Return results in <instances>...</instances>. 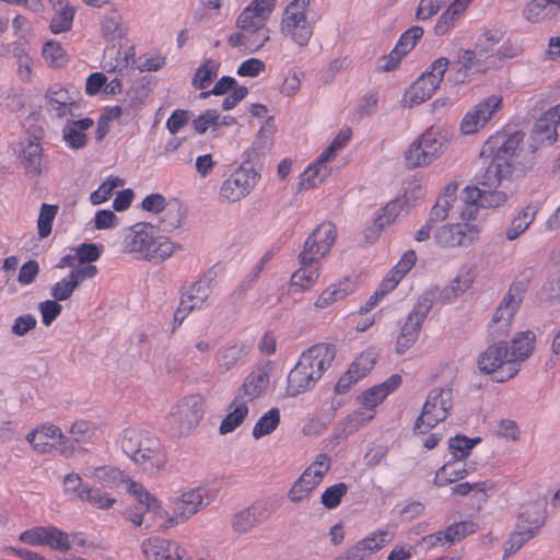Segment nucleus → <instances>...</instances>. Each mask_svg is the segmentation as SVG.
I'll use <instances>...</instances> for the list:
<instances>
[{
  "mask_svg": "<svg viewBox=\"0 0 560 560\" xmlns=\"http://www.w3.org/2000/svg\"><path fill=\"white\" fill-rule=\"evenodd\" d=\"M177 247V245L170 242L168 240L156 236V243L152 247L150 254H148L147 260L152 261L154 264L163 262L164 260L172 256V254Z\"/></svg>",
  "mask_w": 560,
  "mask_h": 560,
  "instance_id": "nucleus-55",
  "label": "nucleus"
},
{
  "mask_svg": "<svg viewBox=\"0 0 560 560\" xmlns=\"http://www.w3.org/2000/svg\"><path fill=\"white\" fill-rule=\"evenodd\" d=\"M202 405L199 395L186 396L176 404L170 413V420L180 434H188L198 425L203 415Z\"/></svg>",
  "mask_w": 560,
  "mask_h": 560,
  "instance_id": "nucleus-10",
  "label": "nucleus"
},
{
  "mask_svg": "<svg viewBox=\"0 0 560 560\" xmlns=\"http://www.w3.org/2000/svg\"><path fill=\"white\" fill-rule=\"evenodd\" d=\"M336 357V348L329 343H317L304 351L300 360L314 375L320 378L324 372L330 368Z\"/></svg>",
  "mask_w": 560,
  "mask_h": 560,
  "instance_id": "nucleus-19",
  "label": "nucleus"
},
{
  "mask_svg": "<svg viewBox=\"0 0 560 560\" xmlns=\"http://www.w3.org/2000/svg\"><path fill=\"white\" fill-rule=\"evenodd\" d=\"M387 397V389L381 385L373 386L365 390L359 401L366 410L375 411V408Z\"/></svg>",
  "mask_w": 560,
  "mask_h": 560,
  "instance_id": "nucleus-60",
  "label": "nucleus"
},
{
  "mask_svg": "<svg viewBox=\"0 0 560 560\" xmlns=\"http://www.w3.org/2000/svg\"><path fill=\"white\" fill-rule=\"evenodd\" d=\"M260 175L253 166H240L221 185L219 198L223 202H236L255 187Z\"/></svg>",
  "mask_w": 560,
  "mask_h": 560,
  "instance_id": "nucleus-9",
  "label": "nucleus"
},
{
  "mask_svg": "<svg viewBox=\"0 0 560 560\" xmlns=\"http://www.w3.org/2000/svg\"><path fill=\"white\" fill-rule=\"evenodd\" d=\"M219 118L220 115L215 109H207L192 120V126L196 132L200 135L205 133L209 127H212L213 130H218L220 128Z\"/></svg>",
  "mask_w": 560,
  "mask_h": 560,
  "instance_id": "nucleus-63",
  "label": "nucleus"
},
{
  "mask_svg": "<svg viewBox=\"0 0 560 560\" xmlns=\"http://www.w3.org/2000/svg\"><path fill=\"white\" fill-rule=\"evenodd\" d=\"M423 28L421 26H412L408 31H406L398 43L395 46V49L400 52V55L406 56L417 44V42L423 36Z\"/></svg>",
  "mask_w": 560,
  "mask_h": 560,
  "instance_id": "nucleus-58",
  "label": "nucleus"
},
{
  "mask_svg": "<svg viewBox=\"0 0 560 560\" xmlns=\"http://www.w3.org/2000/svg\"><path fill=\"white\" fill-rule=\"evenodd\" d=\"M537 210V206L534 205H527L523 210H521L506 229V238L513 241L524 233L534 221Z\"/></svg>",
  "mask_w": 560,
  "mask_h": 560,
  "instance_id": "nucleus-37",
  "label": "nucleus"
},
{
  "mask_svg": "<svg viewBox=\"0 0 560 560\" xmlns=\"http://www.w3.org/2000/svg\"><path fill=\"white\" fill-rule=\"evenodd\" d=\"M436 298V289L425 290L418 299L413 310L409 313L407 319L415 323L417 326H422L429 312L433 306Z\"/></svg>",
  "mask_w": 560,
  "mask_h": 560,
  "instance_id": "nucleus-38",
  "label": "nucleus"
},
{
  "mask_svg": "<svg viewBox=\"0 0 560 560\" xmlns=\"http://www.w3.org/2000/svg\"><path fill=\"white\" fill-rule=\"evenodd\" d=\"M84 494H82V501H88L89 503L95 505L98 509H109L116 500L114 498L107 497L102 492L101 489L97 488H84Z\"/></svg>",
  "mask_w": 560,
  "mask_h": 560,
  "instance_id": "nucleus-64",
  "label": "nucleus"
},
{
  "mask_svg": "<svg viewBox=\"0 0 560 560\" xmlns=\"http://www.w3.org/2000/svg\"><path fill=\"white\" fill-rule=\"evenodd\" d=\"M330 174V168L315 161L301 175L300 189H310L322 184Z\"/></svg>",
  "mask_w": 560,
  "mask_h": 560,
  "instance_id": "nucleus-40",
  "label": "nucleus"
},
{
  "mask_svg": "<svg viewBox=\"0 0 560 560\" xmlns=\"http://www.w3.org/2000/svg\"><path fill=\"white\" fill-rule=\"evenodd\" d=\"M375 416V411L366 410L363 407L354 410L348 415L343 420L337 423L334 429V439L339 444L345 441L349 435L353 434L362 427L366 425Z\"/></svg>",
  "mask_w": 560,
  "mask_h": 560,
  "instance_id": "nucleus-24",
  "label": "nucleus"
},
{
  "mask_svg": "<svg viewBox=\"0 0 560 560\" xmlns=\"http://www.w3.org/2000/svg\"><path fill=\"white\" fill-rule=\"evenodd\" d=\"M348 486L345 482L336 483L328 487L322 494V503L326 509L337 508L342 497L347 493Z\"/></svg>",
  "mask_w": 560,
  "mask_h": 560,
  "instance_id": "nucleus-62",
  "label": "nucleus"
},
{
  "mask_svg": "<svg viewBox=\"0 0 560 560\" xmlns=\"http://www.w3.org/2000/svg\"><path fill=\"white\" fill-rule=\"evenodd\" d=\"M212 280L210 275H205L194 282L180 298L186 303L194 305V311L202 308L210 295Z\"/></svg>",
  "mask_w": 560,
  "mask_h": 560,
  "instance_id": "nucleus-32",
  "label": "nucleus"
},
{
  "mask_svg": "<svg viewBox=\"0 0 560 560\" xmlns=\"http://www.w3.org/2000/svg\"><path fill=\"white\" fill-rule=\"evenodd\" d=\"M277 0H252L250 3L240 13L249 19L266 22L276 8Z\"/></svg>",
  "mask_w": 560,
  "mask_h": 560,
  "instance_id": "nucleus-45",
  "label": "nucleus"
},
{
  "mask_svg": "<svg viewBox=\"0 0 560 560\" xmlns=\"http://www.w3.org/2000/svg\"><path fill=\"white\" fill-rule=\"evenodd\" d=\"M92 476L108 487L118 486L126 481L124 472L114 467H96L93 469Z\"/></svg>",
  "mask_w": 560,
  "mask_h": 560,
  "instance_id": "nucleus-54",
  "label": "nucleus"
},
{
  "mask_svg": "<svg viewBox=\"0 0 560 560\" xmlns=\"http://www.w3.org/2000/svg\"><path fill=\"white\" fill-rule=\"evenodd\" d=\"M425 151L423 150V147L421 145V141H413L408 150L405 152V162L406 166L408 168H417V167H424L429 164H431L430 158H425L424 154Z\"/></svg>",
  "mask_w": 560,
  "mask_h": 560,
  "instance_id": "nucleus-53",
  "label": "nucleus"
},
{
  "mask_svg": "<svg viewBox=\"0 0 560 560\" xmlns=\"http://www.w3.org/2000/svg\"><path fill=\"white\" fill-rule=\"evenodd\" d=\"M479 232L477 225L469 223L446 224L436 231L434 238L442 247L469 246Z\"/></svg>",
  "mask_w": 560,
  "mask_h": 560,
  "instance_id": "nucleus-14",
  "label": "nucleus"
},
{
  "mask_svg": "<svg viewBox=\"0 0 560 560\" xmlns=\"http://www.w3.org/2000/svg\"><path fill=\"white\" fill-rule=\"evenodd\" d=\"M230 409L232 410L220 424L219 431L221 434L230 433L242 424L248 415L247 400H241L235 397L230 405Z\"/></svg>",
  "mask_w": 560,
  "mask_h": 560,
  "instance_id": "nucleus-34",
  "label": "nucleus"
},
{
  "mask_svg": "<svg viewBox=\"0 0 560 560\" xmlns=\"http://www.w3.org/2000/svg\"><path fill=\"white\" fill-rule=\"evenodd\" d=\"M142 208L145 211L156 213L164 211V217L161 220V231L171 232L177 229L182 223L179 209L177 207L166 208V200L164 196L160 194H152L147 196L142 200Z\"/></svg>",
  "mask_w": 560,
  "mask_h": 560,
  "instance_id": "nucleus-21",
  "label": "nucleus"
},
{
  "mask_svg": "<svg viewBox=\"0 0 560 560\" xmlns=\"http://www.w3.org/2000/svg\"><path fill=\"white\" fill-rule=\"evenodd\" d=\"M337 229L331 222L320 223L306 238L303 250L299 255L303 266L316 264L324 258L336 242Z\"/></svg>",
  "mask_w": 560,
  "mask_h": 560,
  "instance_id": "nucleus-7",
  "label": "nucleus"
},
{
  "mask_svg": "<svg viewBox=\"0 0 560 560\" xmlns=\"http://www.w3.org/2000/svg\"><path fill=\"white\" fill-rule=\"evenodd\" d=\"M560 12L559 2L552 0H530L522 10V16L529 23H544Z\"/></svg>",
  "mask_w": 560,
  "mask_h": 560,
  "instance_id": "nucleus-26",
  "label": "nucleus"
},
{
  "mask_svg": "<svg viewBox=\"0 0 560 560\" xmlns=\"http://www.w3.org/2000/svg\"><path fill=\"white\" fill-rule=\"evenodd\" d=\"M245 354L246 351L243 345H228L218 350L215 360L220 371L228 372L233 369Z\"/></svg>",
  "mask_w": 560,
  "mask_h": 560,
  "instance_id": "nucleus-36",
  "label": "nucleus"
},
{
  "mask_svg": "<svg viewBox=\"0 0 560 560\" xmlns=\"http://www.w3.org/2000/svg\"><path fill=\"white\" fill-rule=\"evenodd\" d=\"M142 551L149 560H190L178 542L160 537L143 541Z\"/></svg>",
  "mask_w": 560,
  "mask_h": 560,
  "instance_id": "nucleus-17",
  "label": "nucleus"
},
{
  "mask_svg": "<svg viewBox=\"0 0 560 560\" xmlns=\"http://www.w3.org/2000/svg\"><path fill=\"white\" fill-rule=\"evenodd\" d=\"M102 36L106 40H114L125 35L121 15L117 10H110L104 15L101 24Z\"/></svg>",
  "mask_w": 560,
  "mask_h": 560,
  "instance_id": "nucleus-42",
  "label": "nucleus"
},
{
  "mask_svg": "<svg viewBox=\"0 0 560 560\" xmlns=\"http://www.w3.org/2000/svg\"><path fill=\"white\" fill-rule=\"evenodd\" d=\"M537 535L529 528H517L505 542L504 557L514 555L522 546Z\"/></svg>",
  "mask_w": 560,
  "mask_h": 560,
  "instance_id": "nucleus-52",
  "label": "nucleus"
},
{
  "mask_svg": "<svg viewBox=\"0 0 560 560\" xmlns=\"http://www.w3.org/2000/svg\"><path fill=\"white\" fill-rule=\"evenodd\" d=\"M513 165L501 164L494 160L491 161L486 171L477 177V183L483 188H493L501 184L503 179L512 176Z\"/></svg>",
  "mask_w": 560,
  "mask_h": 560,
  "instance_id": "nucleus-33",
  "label": "nucleus"
},
{
  "mask_svg": "<svg viewBox=\"0 0 560 560\" xmlns=\"http://www.w3.org/2000/svg\"><path fill=\"white\" fill-rule=\"evenodd\" d=\"M527 291L525 280L514 281L497 307L489 325V335L493 340L505 337L511 328L512 319L520 308Z\"/></svg>",
  "mask_w": 560,
  "mask_h": 560,
  "instance_id": "nucleus-3",
  "label": "nucleus"
},
{
  "mask_svg": "<svg viewBox=\"0 0 560 560\" xmlns=\"http://www.w3.org/2000/svg\"><path fill=\"white\" fill-rule=\"evenodd\" d=\"M524 135L520 131L508 135L497 132L491 136L483 144L480 154L492 156V160L501 164H512L511 159L515 155Z\"/></svg>",
  "mask_w": 560,
  "mask_h": 560,
  "instance_id": "nucleus-11",
  "label": "nucleus"
},
{
  "mask_svg": "<svg viewBox=\"0 0 560 560\" xmlns=\"http://www.w3.org/2000/svg\"><path fill=\"white\" fill-rule=\"evenodd\" d=\"M420 330L421 326H417L413 322L407 319L396 338V353L404 354L407 350H409L418 339Z\"/></svg>",
  "mask_w": 560,
  "mask_h": 560,
  "instance_id": "nucleus-43",
  "label": "nucleus"
},
{
  "mask_svg": "<svg viewBox=\"0 0 560 560\" xmlns=\"http://www.w3.org/2000/svg\"><path fill=\"white\" fill-rule=\"evenodd\" d=\"M313 265L314 264L306 266L301 265V268L291 277V285L299 287L302 290H306L314 285L318 280L319 272L318 268L313 267Z\"/></svg>",
  "mask_w": 560,
  "mask_h": 560,
  "instance_id": "nucleus-47",
  "label": "nucleus"
},
{
  "mask_svg": "<svg viewBox=\"0 0 560 560\" xmlns=\"http://www.w3.org/2000/svg\"><path fill=\"white\" fill-rule=\"evenodd\" d=\"M121 450L149 476L159 474L167 462L161 441L147 431L125 430Z\"/></svg>",
  "mask_w": 560,
  "mask_h": 560,
  "instance_id": "nucleus-1",
  "label": "nucleus"
},
{
  "mask_svg": "<svg viewBox=\"0 0 560 560\" xmlns=\"http://www.w3.org/2000/svg\"><path fill=\"white\" fill-rule=\"evenodd\" d=\"M308 369L299 359L295 366L288 375L287 394L295 397L310 390L318 382V377L314 375V371L308 372Z\"/></svg>",
  "mask_w": 560,
  "mask_h": 560,
  "instance_id": "nucleus-25",
  "label": "nucleus"
},
{
  "mask_svg": "<svg viewBox=\"0 0 560 560\" xmlns=\"http://www.w3.org/2000/svg\"><path fill=\"white\" fill-rule=\"evenodd\" d=\"M308 7L310 0H293L287 7L281 22L282 34L300 46L307 45L313 35V26L306 18Z\"/></svg>",
  "mask_w": 560,
  "mask_h": 560,
  "instance_id": "nucleus-6",
  "label": "nucleus"
},
{
  "mask_svg": "<svg viewBox=\"0 0 560 560\" xmlns=\"http://www.w3.org/2000/svg\"><path fill=\"white\" fill-rule=\"evenodd\" d=\"M95 432L96 429L92 423L85 420L75 421L69 430V440L77 443H86L95 435Z\"/></svg>",
  "mask_w": 560,
  "mask_h": 560,
  "instance_id": "nucleus-61",
  "label": "nucleus"
},
{
  "mask_svg": "<svg viewBox=\"0 0 560 560\" xmlns=\"http://www.w3.org/2000/svg\"><path fill=\"white\" fill-rule=\"evenodd\" d=\"M405 205V196L402 198H396L389 201L383 208V214L378 215L374 221V226L376 228V230H382L385 226L389 225L399 215Z\"/></svg>",
  "mask_w": 560,
  "mask_h": 560,
  "instance_id": "nucleus-48",
  "label": "nucleus"
},
{
  "mask_svg": "<svg viewBox=\"0 0 560 560\" xmlns=\"http://www.w3.org/2000/svg\"><path fill=\"white\" fill-rule=\"evenodd\" d=\"M478 525L472 521H463L451 524L445 530L428 535L423 539L431 546H436L440 542L452 545L456 541H460L468 535L476 533Z\"/></svg>",
  "mask_w": 560,
  "mask_h": 560,
  "instance_id": "nucleus-23",
  "label": "nucleus"
},
{
  "mask_svg": "<svg viewBox=\"0 0 560 560\" xmlns=\"http://www.w3.org/2000/svg\"><path fill=\"white\" fill-rule=\"evenodd\" d=\"M20 153L21 163L30 177L40 176L43 173L42 147L36 137H28L26 143L22 142Z\"/></svg>",
  "mask_w": 560,
  "mask_h": 560,
  "instance_id": "nucleus-27",
  "label": "nucleus"
},
{
  "mask_svg": "<svg viewBox=\"0 0 560 560\" xmlns=\"http://www.w3.org/2000/svg\"><path fill=\"white\" fill-rule=\"evenodd\" d=\"M490 56V48L485 47L480 49H466L462 50L458 55V61L456 65L458 66V71L460 70H471L475 69L477 71L485 70V60Z\"/></svg>",
  "mask_w": 560,
  "mask_h": 560,
  "instance_id": "nucleus-35",
  "label": "nucleus"
},
{
  "mask_svg": "<svg viewBox=\"0 0 560 560\" xmlns=\"http://www.w3.org/2000/svg\"><path fill=\"white\" fill-rule=\"evenodd\" d=\"M458 462L450 460L445 463L435 474L434 483L443 487L456 482L467 476L465 468H457Z\"/></svg>",
  "mask_w": 560,
  "mask_h": 560,
  "instance_id": "nucleus-44",
  "label": "nucleus"
},
{
  "mask_svg": "<svg viewBox=\"0 0 560 560\" xmlns=\"http://www.w3.org/2000/svg\"><path fill=\"white\" fill-rule=\"evenodd\" d=\"M557 125H560V103L545 112L535 122L532 136L535 141L552 144L557 141Z\"/></svg>",
  "mask_w": 560,
  "mask_h": 560,
  "instance_id": "nucleus-22",
  "label": "nucleus"
},
{
  "mask_svg": "<svg viewBox=\"0 0 560 560\" xmlns=\"http://www.w3.org/2000/svg\"><path fill=\"white\" fill-rule=\"evenodd\" d=\"M534 345L535 334L530 330L520 332L513 338L506 373L499 378L500 381H508L518 373L521 363L533 353Z\"/></svg>",
  "mask_w": 560,
  "mask_h": 560,
  "instance_id": "nucleus-16",
  "label": "nucleus"
},
{
  "mask_svg": "<svg viewBox=\"0 0 560 560\" xmlns=\"http://www.w3.org/2000/svg\"><path fill=\"white\" fill-rule=\"evenodd\" d=\"M448 65L450 61L447 58L441 57L436 59L431 65V69L422 73L406 91L404 103L411 107L431 98L440 88Z\"/></svg>",
  "mask_w": 560,
  "mask_h": 560,
  "instance_id": "nucleus-5",
  "label": "nucleus"
},
{
  "mask_svg": "<svg viewBox=\"0 0 560 560\" xmlns=\"http://www.w3.org/2000/svg\"><path fill=\"white\" fill-rule=\"evenodd\" d=\"M170 502L172 514L167 518V525H163L162 529L187 522L201 509L206 508L210 503V499L206 489L196 488L172 498Z\"/></svg>",
  "mask_w": 560,
  "mask_h": 560,
  "instance_id": "nucleus-8",
  "label": "nucleus"
},
{
  "mask_svg": "<svg viewBox=\"0 0 560 560\" xmlns=\"http://www.w3.org/2000/svg\"><path fill=\"white\" fill-rule=\"evenodd\" d=\"M46 107L49 113H52L57 118L65 117L71 113V106L74 105L73 98L69 92L62 86H51L45 94Z\"/></svg>",
  "mask_w": 560,
  "mask_h": 560,
  "instance_id": "nucleus-30",
  "label": "nucleus"
},
{
  "mask_svg": "<svg viewBox=\"0 0 560 560\" xmlns=\"http://www.w3.org/2000/svg\"><path fill=\"white\" fill-rule=\"evenodd\" d=\"M124 182L119 177L109 176L97 190L93 191L90 196L92 205H100L113 195V190L119 186H122Z\"/></svg>",
  "mask_w": 560,
  "mask_h": 560,
  "instance_id": "nucleus-59",
  "label": "nucleus"
},
{
  "mask_svg": "<svg viewBox=\"0 0 560 560\" xmlns=\"http://www.w3.org/2000/svg\"><path fill=\"white\" fill-rule=\"evenodd\" d=\"M480 441V439H468L465 435H456L448 440V450L454 460L459 462L467 457L472 447Z\"/></svg>",
  "mask_w": 560,
  "mask_h": 560,
  "instance_id": "nucleus-50",
  "label": "nucleus"
},
{
  "mask_svg": "<svg viewBox=\"0 0 560 560\" xmlns=\"http://www.w3.org/2000/svg\"><path fill=\"white\" fill-rule=\"evenodd\" d=\"M416 141H421V145L425 153V158H430L431 162L436 160L443 152L444 138L433 128L425 130Z\"/></svg>",
  "mask_w": 560,
  "mask_h": 560,
  "instance_id": "nucleus-39",
  "label": "nucleus"
},
{
  "mask_svg": "<svg viewBox=\"0 0 560 560\" xmlns=\"http://www.w3.org/2000/svg\"><path fill=\"white\" fill-rule=\"evenodd\" d=\"M546 499L525 504L518 516L517 528H529L538 534L546 521Z\"/></svg>",
  "mask_w": 560,
  "mask_h": 560,
  "instance_id": "nucleus-29",
  "label": "nucleus"
},
{
  "mask_svg": "<svg viewBox=\"0 0 560 560\" xmlns=\"http://www.w3.org/2000/svg\"><path fill=\"white\" fill-rule=\"evenodd\" d=\"M219 63L212 59H207L196 71L192 79V85L197 89H206L217 77Z\"/></svg>",
  "mask_w": 560,
  "mask_h": 560,
  "instance_id": "nucleus-49",
  "label": "nucleus"
},
{
  "mask_svg": "<svg viewBox=\"0 0 560 560\" xmlns=\"http://www.w3.org/2000/svg\"><path fill=\"white\" fill-rule=\"evenodd\" d=\"M55 14L50 21V31L59 34L70 31L75 10L67 0H50Z\"/></svg>",
  "mask_w": 560,
  "mask_h": 560,
  "instance_id": "nucleus-31",
  "label": "nucleus"
},
{
  "mask_svg": "<svg viewBox=\"0 0 560 560\" xmlns=\"http://www.w3.org/2000/svg\"><path fill=\"white\" fill-rule=\"evenodd\" d=\"M502 107V97L491 95L479 102L471 110H469L462 120V131L466 135L476 132L482 128L492 116Z\"/></svg>",
  "mask_w": 560,
  "mask_h": 560,
  "instance_id": "nucleus-12",
  "label": "nucleus"
},
{
  "mask_svg": "<svg viewBox=\"0 0 560 560\" xmlns=\"http://www.w3.org/2000/svg\"><path fill=\"white\" fill-rule=\"evenodd\" d=\"M390 539L392 537L387 532L372 533L332 560H365L382 549Z\"/></svg>",
  "mask_w": 560,
  "mask_h": 560,
  "instance_id": "nucleus-18",
  "label": "nucleus"
},
{
  "mask_svg": "<svg viewBox=\"0 0 560 560\" xmlns=\"http://www.w3.org/2000/svg\"><path fill=\"white\" fill-rule=\"evenodd\" d=\"M509 348L504 341H498L490 345L478 357V368L486 374L495 373L494 381L501 382L499 378L505 375L508 361H509Z\"/></svg>",
  "mask_w": 560,
  "mask_h": 560,
  "instance_id": "nucleus-15",
  "label": "nucleus"
},
{
  "mask_svg": "<svg viewBox=\"0 0 560 560\" xmlns=\"http://www.w3.org/2000/svg\"><path fill=\"white\" fill-rule=\"evenodd\" d=\"M235 25L238 31L228 37V44L243 52L254 54L270 39V30L266 22L238 15Z\"/></svg>",
  "mask_w": 560,
  "mask_h": 560,
  "instance_id": "nucleus-4",
  "label": "nucleus"
},
{
  "mask_svg": "<svg viewBox=\"0 0 560 560\" xmlns=\"http://www.w3.org/2000/svg\"><path fill=\"white\" fill-rule=\"evenodd\" d=\"M349 293L348 283L332 284L322 292L315 302V306L318 308H325L331 305L334 302L343 299Z\"/></svg>",
  "mask_w": 560,
  "mask_h": 560,
  "instance_id": "nucleus-51",
  "label": "nucleus"
},
{
  "mask_svg": "<svg viewBox=\"0 0 560 560\" xmlns=\"http://www.w3.org/2000/svg\"><path fill=\"white\" fill-rule=\"evenodd\" d=\"M271 515V510L267 502L256 501L249 508L240 511L233 520V529L236 533L245 534L256 525L265 522Z\"/></svg>",
  "mask_w": 560,
  "mask_h": 560,
  "instance_id": "nucleus-20",
  "label": "nucleus"
},
{
  "mask_svg": "<svg viewBox=\"0 0 560 560\" xmlns=\"http://www.w3.org/2000/svg\"><path fill=\"white\" fill-rule=\"evenodd\" d=\"M453 407V389L450 387H435L428 394L420 416L413 424L415 434H425L443 422Z\"/></svg>",
  "mask_w": 560,
  "mask_h": 560,
  "instance_id": "nucleus-2",
  "label": "nucleus"
},
{
  "mask_svg": "<svg viewBox=\"0 0 560 560\" xmlns=\"http://www.w3.org/2000/svg\"><path fill=\"white\" fill-rule=\"evenodd\" d=\"M45 546H48L51 549L60 552H67L71 549L69 535L54 526L47 527Z\"/></svg>",
  "mask_w": 560,
  "mask_h": 560,
  "instance_id": "nucleus-56",
  "label": "nucleus"
},
{
  "mask_svg": "<svg viewBox=\"0 0 560 560\" xmlns=\"http://www.w3.org/2000/svg\"><path fill=\"white\" fill-rule=\"evenodd\" d=\"M483 197L485 188H479L477 186L466 187L463 191L465 209L462 211V217L464 219L474 220L478 208L482 207Z\"/></svg>",
  "mask_w": 560,
  "mask_h": 560,
  "instance_id": "nucleus-41",
  "label": "nucleus"
},
{
  "mask_svg": "<svg viewBox=\"0 0 560 560\" xmlns=\"http://www.w3.org/2000/svg\"><path fill=\"white\" fill-rule=\"evenodd\" d=\"M280 423V410L278 408H271L269 411L264 413L253 429V436L260 439L265 435L272 433Z\"/></svg>",
  "mask_w": 560,
  "mask_h": 560,
  "instance_id": "nucleus-46",
  "label": "nucleus"
},
{
  "mask_svg": "<svg viewBox=\"0 0 560 560\" xmlns=\"http://www.w3.org/2000/svg\"><path fill=\"white\" fill-rule=\"evenodd\" d=\"M58 211V206L43 203L40 207L37 228L40 237H47L51 232L52 222Z\"/></svg>",
  "mask_w": 560,
  "mask_h": 560,
  "instance_id": "nucleus-57",
  "label": "nucleus"
},
{
  "mask_svg": "<svg viewBox=\"0 0 560 560\" xmlns=\"http://www.w3.org/2000/svg\"><path fill=\"white\" fill-rule=\"evenodd\" d=\"M269 385V374L264 368L252 371L238 388L235 397L241 400L252 401L259 397Z\"/></svg>",
  "mask_w": 560,
  "mask_h": 560,
  "instance_id": "nucleus-28",
  "label": "nucleus"
},
{
  "mask_svg": "<svg viewBox=\"0 0 560 560\" xmlns=\"http://www.w3.org/2000/svg\"><path fill=\"white\" fill-rule=\"evenodd\" d=\"M160 228L147 222L136 223L125 237V250L148 259V254L156 243V229Z\"/></svg>",
  "mask_w": 560,
  "mask_h": 560,
  "instance_id": "nucleus-13",
  "label": "nucleus"
}]
</instances>
